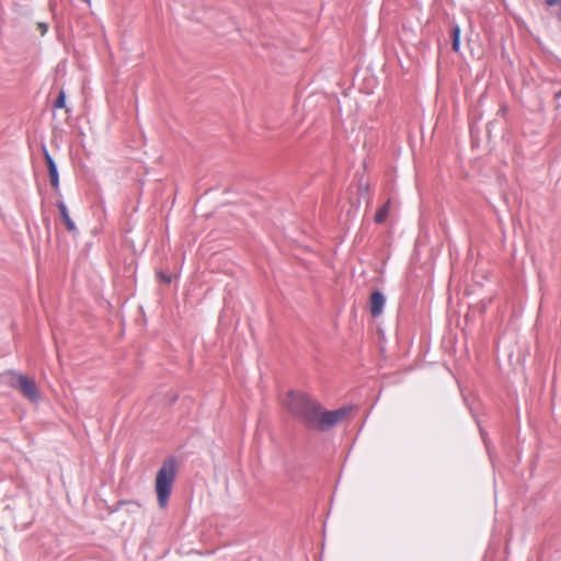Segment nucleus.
I'll return each instance as SVG.
<instances>
[{
	"label": "nucleus",
	"instance_id": "1",
	"mask_svg": "<svg viewBox=\"0 0 561 561\" xmlns=\"http://www.w3.org/2000/svg\"><path fill=\"white\" fill-rule=\"evenodd\" d=\"M286 407L291 414L307 425L322 431L342 422L351 411L350 407H343L335 411H324L317 402L300 392L290 393Z\"/></svg>",
	"mask_w": 561,
	"mask_h": 561
},
{
	"label": "nucleus",
	"instance_id": "2",
	"mask_svg": "<svg viewBox=\"0 0 561 561\" xmlns=\"http://www.w3.org/2000/svg\"><path fill=\"white\" fill-rule=\"evenodd\" d=\"M175 465L172 460L165 461L159 469L156 478V492L160 507H165L175 479Z\"/></svg>",
	"mask_w": 561,
	"mask_h": 561
},
{
	"label": "nucleus",
	"instance_id": "3",
	"mask_svg": "<svg viewBox=\"0 0 561 561\" xmlns=\"http://www.w3.org/2000/svg\"><path fill=\"white\" fill-rule=\"evenodd\" d=\"M9 385L18 390L32 402H37L41 394L34 379L22 375L12 373L10 374Z\"/></svg>",
	"mask_w": 561,
	"mask_h": 561
},
{
	"label": "nucleus",
	"instance_id": "4",
	"mask_svg": "<svg viewBox=\"0 0 561 561\" xmlns=\"http://www.w3.org/2000/svg\"><path fill=\"white\" fill-rule=\"evenodd\" d=\"M386 299L385 296L379 291H374L370 296L369 310L374 317H378L382 313Z\"/></svg>",
	"mask_w": 561,
	"mask_h": 561
},
{
	"label": "nucleus",
	"instance_id": "5",
	"mask_svg": "<svg viewBox=\"0 0 561 561\" xmlns=\"http://www.w3.org/2000/svg\"><path fill=\"white\" fill-rule=\"evenodd\" d=\"M44 156H45V160H46V163H47V167H48V173H49V178H50V183L54 187H58L59 185V178H58V171H57V167H56V163L54 162L53 158L50 157V154L45 150L44 152Z\"/></svg>",
	"mask_w": 561,
	"mask_h": 561
},
{
	"label": "nucleus",
	"instance_id": "6",
	"mask_svg": "<svg viewBox=\"0 0 561 561\" xmlns=\"http://www.w3.org/2000/svg\"><path fill=\"white\" fill-rule=\"evenodd\" d=\"M59 210H60V215L65 221L67 229L69 231H73L76 229V226H75V222L69 217V214H68V210H67V207L65 206V204L59 205Z\"/></svg>",
	"mask_w": 561,
	"mask_h": 561
},
{
	"label": "nucleus",
	"instance_id": "7",
	"mask_svg": "<svg viewBox=\"0 0 561 561\" xmlns=\"http://www.w3.org/2000/svg\"><path fill=\"white\" fill-rule=\"evenodd\" d=\"M451 37H453V50L459 51L460 49V27L459 25H454L451 31Z\"/></svg>",
	"mask_w": 561,
	"mask_h": 561
},
{
	"label": "nucleus",
	"instance_id": "8",
	"mask_svg": "<svg viewBox=\"0 0 561 561\" xmlns=\"http://www.w3.org/2000/svg\"><path fill=\"white\" fill-rule=\"evenodd\" d=\"M388 213H389V202L377 211L376 217H375L376 222H378V224L382 222L387 218Z\"/></svg>",
	"mask_w": 561,
	"mask_h": 561
},
{
	"label": "nucleus",
	"instance_id": "9",
	"mask_svg": "<svg viewBox=\"0 0 561 561\" xmlns=\"http://www.w3.org/2000/svg\"><path fill=\"white\" fill-rule=\"evenodd\" d=\"M65 104H66V95H65V92L61 91L55 102V105H56V107L62 108V107H65Z\"/></svg>",
	"mask_w": 561,
	"mask_h": 561
},
{
	"label": "nucleus",
	"instance_id": "10",
	"mask_svg": "<svg viewBox=\"0 0 561 561\" xmlns=\"http://www.w3.org/2000/svg\"><path fill=\"white\" fill-rule=\"evenodd\" d=\"M545 2H546L549 7H553V5H557V4L561 3V0H545Z\"/></svg>",
	"mask_w": 561,
	"mask_h": 561
},
{
	"label": "nucleus",
	"instance_id": "11",
	"mask_svg": "<svg viewBox=\"0 0 561 561\" xmlns=\"http://www.w3.org/2000/svg\"><path fill=\"white\" fill-rule=\"evenodd\" d=\"M39 27L42 30V34H44L46 32V25L45 24H39Z\"/></svg>",
	"mask_w": 561,
	"mask_h": 561
},
{
	"label": "nucleus",
	"instance_id": "12",
	"mask_svg": "<svg viewBox=\"0 0 561 561\" xmlns=\"http://www.w3.org/2000/svg\"><path fill=\"white\" fill-rule=\"evenodd\" d=\"M84 3H87L88 5H91V0H82Z\"/></svg>",
	"mask_w": 561,
	"mask_h": 561
},
{
	"label": "nucleus",
	"instance_id": "13",
	"mask_svg": "<svg viewBox=\"0 0 561 561\" xmlns=\"http://www.w3.org/2000/svg\"><path fill=\"white\" fill-rule=\"evenodd\" d=\"M559 95H561V91L559 92Z\"/></svg>",
	"mask_w": 561,
	"mask_h": 561
}]
</instances>
